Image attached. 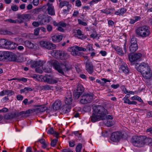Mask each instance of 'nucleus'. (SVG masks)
Wrapping results in <instances>:
<instances>
[{
  "instance_id": "nucleus-25",
  "label": "nucleus",
  "mask_w": 152,
  "mask_h": 152,
  "mask_svg": "<svg viewBox=\"0 0 152 152\" xmlns=\"http://www.w3.org/2000/svg\"><path fill=\"white\" fill-rule=\"evenodd\" d=\"M42 65V61H35L33 62L31 65V67L32 68H39Z\"/></svg>"
},
{
  "instance_id": "nucleus-12",
  "label": "nucleus",
  "mask_w": 152,
  "mask_h": 152,
  "mask_svg": "<svg viewBox=\"0 0 152 152\" xmlns=\"http://www.w3.org/2000/svg\"><path fill=\"white\" fill-rule=\"evenodd\" d=\"M5 59L10 61H18L17 56L15 53L8 51L6 52Z\"/></svg>"
},
{
  "instance_id": "nucleus-37",
  "label": "nucleus",
  "mask_w": 152,
  "mask_h": 152,
  "mask_svg": "<svg viewBox=\"0 0 152 152\" xmlns=\"http://www.w3.org/2000/svg\"><path fill=\"white\" fill-rule=\"evenodd\" d=\"M48 108L45 105H40L38 106V108H37L38 111L40 112H43L46 110Z\"/></svg>"
},
{
  "instance_id": "nucleus-64",
  "label": "nucleus",
  "mask_w": 152,
  "mask_h": 152,
  "mask_svg": "<svg viewBox=\"0 0 152 152\" xmlns=\"http://www.w3.org/2000/svg\"><path fill=\"white\" fill-rule=\"evenodd\" d=\"M123 100L124 101V103H127L128 104V103H129L130 102V100L129 99H128L127 98H126V97L124 98L123 99Z\"/></svg>"
},
{
  "instance_id": "nucleus-14",
  "label": "nucleus",
  "mask_w": 152,
  "mask_h": 152,
  "mask_svg": "<svg viewBox=\"0 0 152 152\" xmlns=\"http://www.w3.org/2000/svg\"><path fill=\"white\" fill-rule=\"evenodd\" d=\"M85 64L86 70L89 74H91L94 69V66L92 62L88 60H87Z\"/></svg>"
},
{
  "instance_id": "nucleus-47",
  "label": "nucleus",
  "mask_w": 152,
  "mask_h": 152,
  "mask_svg": "<svg viewBox=\"0 0 152 152\" xmlns=\"http://www.w3.org/2000/svg\"><path fill=\"white\" fill-rule=\"evenodd\" d=\"M1 33L2 34H3L4 35H6V34L10 35L12 34V33L10 31H7V30H2L1 31Z\"/></svg>"
},
{
  "instance_id": "nucleus-45",
  "label": "nucleus",
  "mask_w": 152,
  "mask_h": 152,
  "mask_svg": "<svg viewBox=\"0 0 152 152\" xmlns=\"http://www.w3.org/2000/svg\"><path fill=\"white\" fill-rule=\"evenodd\" d=\"M82 93H80L79 92L76 91L74 93V98L75 99H78L82 94Z\"/></svg>"
},
{
  "instance_id": "nucleus-19",
  "label": "nucleus",
  "mask_w": 152,
  "mask_h": 152,
  "mask_svg": "<svg viewBox=\"0 0 152 152\" xmlns=\"http://www.w3.org/2000/svg\"><path fill=\"white\" fill-rule=\"evenodd\" d=\"M31 16L29 14H26L23 15H18V18L22 22L24 20H28L31 18Z\"/></svg>"
},
{
  "instance_id": "nucleus-29",
  "label": "nucleus",
  "mask_w": 152,
  "mask_h": 152,
  "mask_svg": "<svg viewBox=\"0 0 152 152\" xmlns=\"http://www.w3.org/2000/svg\"><path fill=\"white\" fill-rule=\"evenodd\" d=\"M62 55H61L60 59L61 60H66L69 58L70 56L66 52L61 51Z\"/></svg>"
},
{
  "instance_id": "nucleus-20",
  "label": "nucleus",
  "mask_w": 152,
  "mask_h": 152,
  "mask_svg": "<svg viewBox=\"0 0 152 152\" xmlns=\"http://www.w3.org/2000/svg\"><path fill=\"white\" fill-rule=\"evenodd\" d=\"M73 100L72 94L70 93L66 95L65 99V103L67 105H71L72 104Z\"/></svg>"
},
{
  "instance_id": "nucleus-38",
  "label": "nucleus",
  "mask_w": 152,
  "mask_h": 152,
  "mask_svg": "<svg viewBox=\"0 0 152 152\" xmlns=\"http://www.w3.org/2000/svg\"><path fill=\"white\" fill-rule=\"evenodd\" d=\"M6 52L0 51V61H1L3 59H5Z\"/></svg>"
},
{
  "instance_id": "nucleus-62",
  "label": "nucleus",
  "mask_w": 152,
  "mask_h": 152,
  "mask_svg": "<svg viewBox=\"0 0 152 152\" xmlns=\"http://www.w3.org/2000/svg\"><path fill=\"white\" fill-rule=\"evenodd\" d=\"M23 97L21 95H18L16 96V99L18 100H22Z\"/></svg>"
},
{
  "instance_id": "nucleus-26",
  "label": "nucleus",
  "mask_w": 152,
  "mask_h": 152,
  "mask_svg": "<svg viewBox=\"0 0 152 152\" xmlns=\"http://www.w3.org/2000/svg\"><path fill=\"white\" fill-rule=\"evenodd\" d=\"M127 10L124 7H122L119 9L118 10L116 11L114 14L115 15H118L119 16L123 15L125 13Z\"/></svg>"
},
{
  "instance_id": "nucleus-60",
  "label": "nucleus",
  "mask_w": 152,
  "mask_h": 152,
  "mask_svg": "<svg viewBox=\"0 0 152 152\" xmlns=\"http://www.w3.org/2000/svg\"><path fill=\"white\" fill-rule=\"evenodd\" d=\"M35 111V109H29L28 110L26 111V114H29L31 113H32Z\"/></svg>"
},
{
  "instance_id": "nucleus-9",
  "label": "nucleus",
  "mask_w": 152,
  "mask_h": 152,
  "mask_svg": "<svg viewBox=\"0 0 152 152\" xmlns=\"http://www.w3.org/2000/svg\"><path fill=\"white\" fill-rule=\"evenodd\" d=\"M136 69L141 74L145 71L148 70L150 68L148 65L144 62L140 64H136Z\"/></svg>"
},
{
  "instance_id": "nucleus-27",
  "label": "nucleus",
  "mask_w": 152,
  "mask_h": 152,
  "mask_svg": "<svg viewBox=\"0 0 152 152\" xmlns=\"http://www.w3.org/2000/svg\"><path fill=\"white\" fill-rule=\"evenodd\" d=\"M16 117H17V115H16L15 113L7 114L4 116V118L7 120L11 119Z\"/></svg>"
},
{
  "instance_id": "nucleus-61",
  "label": "nucleus",
  "mask_w": 152,
  "mask_h": 152,
  "mask_svg": "<svg viewBox=\"0 0 152 152\" xmlns=\"http://www.w3.org/2000/svg\"><path fill=\"white\" fill-rule=\"evenodd\" d=\"M39 28H36L34 30V34L35 35L37 36L39 34Z\"/></svg>"
},
{
  "instance_id": "nucleus-5",
  "label": "nucleus",
  "mask_w": 152,
  "mask_h": 152,
  "mask_svg": "<svg viewBox=\"0 0 152 152\" xmlns=\"http://www.w3.org/2000/svg\"><path fill=\"white\" fill-rule=\"evenodd\" d=\"M72 51L71 52V54L74 56H83V53L79 52V51H85L86 50V49L84 48L79 47L77 46L72 47Z\"/></svg>"
},
{
  "instance_id": "nucleus-55",
  "label": "nucleus",
  "mask_w": 152,
  "mask_h": 152,
  "mask_svg": "<svg viewBox=\"0 0 152 152\" xmlns=\"http://www.w3.org/2000/svg\"><path fill=\"white\" fill-rule=\"evenodd\" d=\"M11 8L12 10L14 11H17L18 9V6L16 5L12 6L11 7Z\"/></svg>"
},
{
  "instance_id": "nucleus-17",
  "label": "nucleus",
  "mask_w": 152,
  "mask_h": 152,
  "mask_svg": "<svg viewBox=\"0 0 152 152\" xmlns=\"http://www.w3.org/2000/svg\"><path fill=\"white\" fill-rule=\"evenodd\" d=\"M103 116H100L97 114L93 113L92 116L90 117L91 121L92 122H95L100 120H104Z\"/></svg>"
},
{
  "instance_id": "nucleus-16",
  "label": "nucleus",
  "mask_w": 152,
  "mask_h": 152,
  "mask_svg": "<svg viewBox=\"0 0 152 152\" xmlns=\"http://www.w3.org/2000/svg\"><path fill=\"white\" fill-rule=\"evenodd\" d=\"M142 56V54L140 53H135L132 55H129L128 57L131 62H133L138 60Z\"/></svg>"
},
{
  "instance_id": "nucleus-33",
  "label": "nucleus",
  "mask_w": 152,
  "mask_h": 152,
  "mask_svg": "<svg viewBox=\"0 0 152 152\" xmlns=\"http://www.w3.org/2000/svg\"><path fill=\"white\" fill-rule=\"evenodd\" d=\"M138 48V45H130L129 47V51L132 53L135 52Z\"/></svg>"
},
{
  "instance_id": "nucleus-7",
  "label": "nucleus",
  "mask_w": 152,
  "mask_h": 152,
  "mask_svg": "<svg viewBox=\"0 0 152 152\" xmlns=\"http://www.w3.org/2000/svg\"><path fill=\"white\" fill-rule=\"evenodd\" d=\"M40 45L41 47L49 50L54 49L56 48V45L49 42L41 41L40 42Z\"/></svg>"
},
{
  "instance_id": "nucleus-52",
  "label": "nucleus",
  "mask_w": 152,
  "mask_h": 152,
  "mask_svg": "<svg viewBox=\"0 0 152 152\" xmlns=\"http://www.w3.org/2000/svg\"><path fill=\"white\" fill-rule=\"evenodd\" d=\"M46 28L48 31L50 32L52 30L53 27L51 25L48 24L47 25Z\"/></svg>"
},
{
  "instance_id": "nucleus-42",
  "label": "nucleus",
  "mask_w": 152,
  "mask_h": 152,
  "mask_svg": "<svg viewBox=\"0 0 152 152\" xmlns=\"http://www.w3.org/2000/svg\"><path fill=\"white\" fill-rule=\"evenodd\" d=\"M130 99L132 100H136L139 101L141 102H143V101L141 98L137 96H133L131 97Z\"/></svg>"
},
{
  "instance_id": "nucleus-30",
  "label": "nucleus",
  "mask_w": 152,
  "mask_h": 152,
  "mask_svg": "<svg viewBox=\"0 0 152 152\" xmlns=\"http://www.w3.org/2000/svg\"><path fill=\"white\" fill-rule=\"evenodd\" d=\"M24 44L25 46L30 49L33 48L35 46V45L32 43L31 41L26 40L24 42Z\"/></svg>"
},
{
  "instance_id": "nucleus-58",
  "label": "nucleus",
  "mask_w": 152,
  "mask_h": 152,
  "mask_svg": "<svg viewBox=\"0 0 152 152\" xmlns=\"http://www.w3.org/2000/svg\"><path fill=\"white\" fill-rule=\"evenodd\" d=\"M75 5L77 7H80L81 5V2L80 0H77L75 1Z\"/></svg>"
},
{
  "instance_id": "nucleus-53",
  "label": "nucleus",
  "mask_w": 152,
  "mask_h": 152,
  "mask_svg": "<svg viewBox=\"0 0 152 152\" xmlns=\"http://www.w3.org/2000/svg\"><path fill=\"white\" fill-rule=\"evenodd\" d=\"M32 25L35 27H37L39 26V25H40V22L34 21L32 23Z\"/></svg>"
},
{
  "instance_id": "nucleus-40",
  "label": "nucleus",
  "mask_w": 152,
  "mask_h": 152,
  "mask_svg": "<svg viewBox=\"0 0 152 152\" xmlns=\"http://www.w3.org/2000/svg\"><path fill=\"white\" fill-rule=\"evenodd\" d=\"M40 25L43 24L45 23H49L50 20L48 18H42L40 21Z\"/></svg>"
},
{
  "instance_id": "nucleus-21",
  "label": "nucleus",
  "mask_w": 152,
  "mask_h": 152,
  "mask_svg": "<svg viewBox=\"0 0 152 152\" xmlns=\"http://www.w3.org/2000/svg\"><path fill=\"white\" fill-rule=\"evenodd\" d=\"M142 74L143 77L147 79H149L152 77V74L150 68L148 70L145 71Z\"/></svg>"
},
{
  "instance_id": "nucleus-43",
  "label": "nucleus",
  "mask_w": 152,
  "mask_h": 152,
  "mask_svg": "<svg viewBox=\"0 0 152 152\" xmlns=\"http://www.w3.org/2000/svg\"><path fill=\"white\" fill-rule=\"evenodd\" d=\"M82 148V144L80 143H78L76 147V152H81Z\"/></svg>"
},
{
  "instance_id": "nucleus-1",
  "label": "nucleus",
  "mask_w": 152,
  "mask_h": 152,
  "mask_svg": "<svg viewBox=\"0 0 152 152\" xmlns=\"http://www.w3.org/2000/svg\"><path fill=\"white\" fill-rule=\"evenodd\" d=\"M92 107L93 110L95 113L99 114L100 116H103L104 119H105V115L108 114V112L103 106L94 104Z\"/></svg>"
},
{
  "instance_id": "nucleus-34",
  "label": "nucleus",
  "mask_w": 152,
  "mask_h": 152,
  "mask_svg": "<svg viewBox=\"0 0 152 152\" xmlns=\"http://www.w3.org/2000/svg\"><path fill=\"white\" fill-rule=\"evenodd\" d=\"M7 44V47H8L7 49H14L16 47L15 43L11 41H8Z\"/></svg>"
},
{
  "instance_id": "nucleus-39",
  "label": "nucleus",
  "mask_w": 152,
  "mask_h": 152,
  "mask_svg": "<svg viewBox=\"0 0 152 152\" xmlns=\"http://www.w3.org/2000/svg\"><path fill=\"white\" fill-rule=\"evenodd\" d=\"M53 87L49 85H46L42 86V89L44 90H48L51 89Z\"/></svg>"
},
{
  "instance_id": "nucleus-31",
  "label": "nucleus",
  "mask_w": 152,
  "mask_h": 152,
  "mask_svg": "<svg viewBox=\"0 0 152 152\" xmlns=\"http://www.w3.org/2000/svg\"><path fill=\"white\" fill-rule=\"evenodd\" d=\"M8 41H7L6 40L2 39L0 40V47L4 48H7V43Z\"/></svg>"
},
{
  "instance_id": "nucleus-24",
  "label": "nucleus",
  "mask_w": 152,
  "mask_h": 152,
  "mask_svg": "<svg viewBox=\"0 0 152 152\" xmlns=\"http://www.w3.org/2000/svg\"><path fill=\"white\" fill-rule=\"evenodd\" d=\"M61 105V102L60 101H56L53 104V109L55 110H58L60 109Z\"/></svg>"
},
{
  "instance_id": "nucleus-2",
  "label": "nucleus",
  "mask_w": 152,
  "mask_h": 152,
  "mask_svg": "<svg viewBox=\"0 0 152 152\" xmlns=\"http://www.w3.org/2000/svg\"><path fill=\"white\" fill-rule=\"evenodd\" d=\"M137 34L142 37H145L149 35L150 34L148 27L146 26L139 27L136 31Z\"/></svg>"
},
{
  "instance_id": "nucleus-59",
  "label": "nucleus",
  "mask_w": 152,
  "mask_h": 152,
  "mask_svg": "<svg viewBox=\"0 0 152 152\" xmlns=\"http://www.w3.org/2000/svg\"><path fill=\"white\" fill-rule=\"evenodd\" d=\"M120 87V85L118 84L116 85L112 84L111 85V87L114 89H117Z\"/></svg>"
},
{
  "instance_id": "nucleus-63",
  "label": "nucleus",
  "mask_w": 152,
  "mask_h": 152,
  "mask_svg": "<svg viewBox=\"0 0 152 152\" xmlns=\"http://www.w3.org/2000/svg\"><path fill=\"white\" fill-rule=\"evenodd\" d=\"M31 77L34 78L36 79L37 80H38V78H40V76L39 75H37V74H33V75Z\"/></svg>"
},
{
  "instance_id": "nucleus-54",
  "label": "nucleus",
  "mask_w": 152,
  "mask_h": 152,
  "mask_svg": "<svg viewBox=\"0 0 152 152\" xmlns=\"http://www.w3.org/2000/svg\"><path fill=\"white\" fill-rule=\"evenodd\" d=\"M15 114L17 115V117L20 116V115L24 114H26V111H22L20 112L19 113L17 112L15 113Z\"/></svg>"
},
{
  "instance_id": "nucleus-49",
  "label": "nucleus",
  "mask_w": 152,
  "mask_h": 152,
  "mask_svg": "<svg viewBox=\"0 0 152 152\" xmlns=\"http://www.w3.org/2000/svg\"><path fill=\"white\" fill-rule=\"evenodd\" d=\"M7 90V95L8 96H11L14 95L15 94L14 92L12 90Z\"/></svg>"
},
{
  "instance_id": "nucleus-44",
  "label": "nucleus",
  "mask_w": 152,
  "mask_h": 152,
  "mask_svg": "<svg viewBox=\"0 0 152 152\" xmlns=\"http://www.w3.org/2000/svg\"><path fill=\"white\" fill-rule=\"evenodd\" d=\"M91 107L90 106H85L83 109V112H87L90 111L91 110Z\"/></svg>"
},
{
  "instance_id": "nucleus-35",
  "label": "nucleus",
  "mask_w": 152,
  "mask_h": 152,
  "mask_svg": "<svg viewBox=\"0 0 152 152\" xmlns=\"http://www.w3.org/2000/svg\"><path fill=\"white\" fill-rule=\"evenodd\" d=\"M120 69L125 74H128L129 73V70L128 67L124 65H121L120 68Z\"/></svg>"
},
{
  "instance_id": "nucleus-41",
  "label": "nucleus",
  "mask_w": 152,
  "mask_h": 152,
  "mask_svg": "<svg viewBox=\"0 0 152 152\" xmlns=\"http://www.w3.org/2000/svg\"><path fill=\"white\" fill-rule=\"evenodd\" d=\"M136 38L134 37H133L131 38L130 41V45H137Z\"/></svg>"
},
{
  "instance_id": "nucleus-23",
  "label": "nucleus",
  "mask_w": 152,
  "mask_h": 152,
  "mask_svg": "<svg viewBox=\"0 0 152 152\" xmlns=\"http://www.w3.org/2000/svg\"><path fill=\"white\" fill-rule=\"evenodd\" d=\"M63 38V36L60 35H55L53 36L51 39L53 42H59L62 40Z\"/></svg>"
},
{
  "instance_id": "nucleus-48",
  "label": "nucleus",
  "mask_w": 152,
  "mask_h": 152,
  "mask_svg": "<svg viewBox=\"0 0 152 152\" xmlns=\"http://www.w3.org/2000/svg\"><path fill=\"white\" fill-rule=\"evenodd\" d=\"M6 21H8L10 23H17L18 22V20H13L12 19H7Z\"/></svg>"
},
{
  "instance_id": "nucleus-51",
  "label": "nucleus",
  "mask_w": 152,
  "mask_h": 152,
  "mask_svg": "<svg viewBox=\"0 0 152 152\" xmlns=\"http://www.w3.org/2000/svg\"><path fill=\"white\" fill-rule=\"evenodd\" d=\"M58 141L57 138H56L53 139L51 143V145L52 147L55 146L56 143V142Z\"/></svg>"
},
{
  "instance_id": "nucleus-36",
  "label": "nucleus",
  "mask_w": 152,
  "mask_h": 152,
  "mask_svg": "<svg viewBox=\"0 0 152 152\" xmlns=\"http://www.w3.org/2000/svg\"><path fill=\"white\" fill-rule=\"evenodd\" d=\"M84 89L83 86L80 84H79L77 86L76 91L79 92L80 93H82L84 91Z\"/></svg>"
},
{
  "instance_id": "nucleus-57",
  "label": "nucleus",
  "mask_w": 152,
  "mask_h": 152,
  "mask_svg": "<svg viewBox=\"0 0 152 152\" xmlns=\"http://www.w3.org/2000/svg\"><path fill=\"white\" fill-rule=\"evenodd\" d=\"M54 132V131L53 128L50 129L47 132V133L49 134H53Z\"/></svg>"
},
{
  "instance_id": "nucleus-28",
  "label": "nucleus",
  "mask_w": 152,
  "mask_h": 152,
  "mask_svg": "<svg viewBox=\"0 0 152 152\" xmlns=\"http://www.w3.org/2000/svg\"><path fill=\"white\" fill-rule=\"evenodd\" d=\"M142 137L143 139L142 141L144 143V145L145 144L149 145L152 142V139L150 137H147L145 136H142Z\"/></svg>"
},
{
  "instance_id": "nucleus-46",
  "label": "nucleus",
  "mask_w": 152,
  "mask_h": 152,
  "mask_svg": "<svg viewBox=\"0 0 152 152\" xmlns=\"http://www.w3.org/2000/svg\"><path fill=\"white\" fill-rule=\"evenodd\" d=\"M86 50H88L89 52L92 51L94 50L91 44H88L86 47Z\"/></svg>"
},
{
  "instance_id": "nucleus-56",
  "label": "nucleus",
  "mask_w": 152,
  "mask_h": 152,
  "mask_svg": "<svg viewBox=\"0 0 152 152\" xmlns=\"http://www.w3.org/2000/svg\"><path fill=\"white\" fill-rule=\"evenodd\" d=\"M25 93H27L29 91H32L33 90L32 88L30 87H27L24 88Z\"/></svg>"
},
{
  "instance_id": "nucleus-15",
  "label": "nucleus",
  "mask_w": 152,
  "mask_h": 152,
  "mask_svg": "<svg viewBox=\"0 0 152 152\" xmlns=\"http://www.w3.org/2000/svg\"><path fill=\"white\" fill-rule=\"evenodd\" d=\"M126 42L125 43L124 45L123 49H124V51H123L122 49L119 47L117 46L114 48L117 53L120 56H124L125 54L126 53L128 47L126 46Z\"/></svg>"
},
{
  "instance_id": "nucleus-8",
  "label": "nucleus",
  "mask_w": 152,
  "mask_h": 152,
  "mask_svg": "<svg viewBox=\"0 0 152 152\" xmlns=\"http://www.w3.org/2000/svg\"><path fill=\"white\" fill-rule=\"evenodd\" d=\"M122 137L121 133L118 132H116L113 133L110 137L111 140L114 142H118Z\"/></svg>"
},
{
  "instance_id": "nucleus-11",
  "label": "nucleus",
  "mask_w": 152,
  "mask_h": 152,
  "mask_svg": "<svg viewBox=\"0 0 152 152\" xmlns=\"http://www.w3.org/2000/svg\"><path fill=\"white\" fill-rule=\"evenodd\" d=\"M51 63L55 69L57 70L58 72L62 75H64V73L63 71V69L61 64L58 61L55 60H52Z\"/></svg>"
},
{
  "instance_id": "nucleus-22",
  "label": "nucleus",
  "mask_w": 152,
  "mask_h": 152,
  "mask_svg": "<svg viewBox=\"0 0 152 152\" xmlns=\"http://www.w3.org/2000/svg\"><path fill=\"white\" fill-rule=\"evenodd\" d=\"M61 52V50H53L51 51V54L54 58L60 59L61 55H62Z\"/></svg>"
},
{
  "instance_id": "nucleus-3",
  "label": "nucleus",
  "mask_w": 152,
  "mask_h": 152,
  "mask_svg": "<svg viewBox=\"0 0 152 152\" xmlns=\"http://www.w3.org/2000/svg\"><path fill=\"white\" fill-rule=\"evenodd\" d=\"M143 139L142 136H133L131 139V142L133 145L141 147L144 146V143L142 141Z\"/></svg>"
},
{
  "instance_id": "nucleus-10",
  "label": "nucleus",
  "mask_w": 152,
  "mask_h": 152,
  "mask_svg": "<svg viewBox=\"0 0 152 152\" xmlns=\"http://www.w3.org/2000/svg\"><path fill=\"white\" fill-rule=\"evenodd\" d=\"M51 63L55 69L57 70L58 72L62 75H64V73L63 71V69L61 64L58 61L55 60H52Z\"/></svg>"
},
{
  "instance_id": "nucleus-18",
  "label": "nucleus",
  "mask_w": 152,
  "mask_h": 152,
  "mask_svg": "<svg viewBox=\"0 0 152 152\" xmlns=\"http://www.w3.org/2000/svg\"><path fill=\"white\" fill-rule=\"evenodd\" d=\"M46 6L48 7L47 10L48 14L51 15H55V10L53 4L48 2L46 4Z\"/></svg>"
},
{
  "instance_id": "nucleus-4",
  "label": "nucleus",
  "mask_w": 152,
  "mask_h": 152,
  "mask_svg": "<svg viewBox=\"0 0 152 152\" xmlns=\"http://www.w3.org/2000/svg\"><path fill=\"white\" fill-rule=\"evenodd\" d=\"M93 95L91 94L85 93L81 96L80 102L85 104L91 102L93 100Z\"/></svg>"
},
{
  "instance_id": "nucleus-50",
  "label": "nucleus",
  "mask_w": 152,
  "mask_h": 152,
  "mask_svg": "<svg viewBox=\"0 0 152 152\" xmlns=\"http://www.w3.org/2000/svg\"><path fill=\"white\" fill-rule=\"evenodd\" d=\"M58 26H61V27L64 28L66 26V24L63 21H60L59 22Z\"/></svg>"
},
{
  "instance_id": "nucleus-6",
  "label": "nucleus",
  "mask_w": 152,
  "mask_h": 152,
  "mask_svg": "<svg viewBox=\"0 0 152 152\" xmlns=\"http://www.w3.org/2000/svg\"><path fill=\"white\" fill-rule=\"evenodd\" d=\"M42 78L43 79L44 82L51 84H56L59 80L58 78L54 77L51 75H47Z\"/></svg>"
},
{
  "instance_id": "nucleus-13",
  "label": "nucleus",
  "mask_w": 152,
  "mask_h": 152,
  "mask_svg": "<svg viewBox=\"0 0 152 152\" xmlns=\"http://www.w3.org/2000/svg\"><path fill=\"white\" fill-rule=\"evenodd\" d=\"M64 6L67 7V9L63 10V11L65 14H66L71 9L72 5L69 4V2L67 1H62L60 3L59 5L60 8H62Z\"/></svg>"
},
{
  "instance_id": "nucleus-32",
  "label": "nucleus",
  "mask_w": 152,
  "mask_h": 152,
  "mask_svg": "<svg viewBox=\"0 0 152 152\" xmlns=\"http://www.w3.org/2000/svg\"><path fill=\"white\" fill-rule=\"evenodd\" d=\"M77 37L81 39H84L86 38V36L82 34L81 31L80 29L77 30Z\"/></svg>"
}]
</instances>
